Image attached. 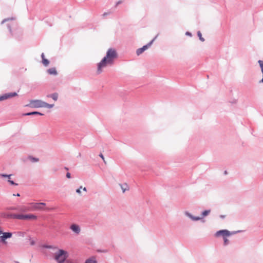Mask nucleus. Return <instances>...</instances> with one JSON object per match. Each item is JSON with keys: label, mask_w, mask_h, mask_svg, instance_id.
I'll use <instances>...</instances> for the list:
<instances>
[{"label": "nucleus", "mask_w": 263, "mask_h": 263, "mask_svg": "<svg viewBox=\"0 0 263 263\" xmlns=\"http://www.w3.org/2000/svg\"><path fill=\"white\" fill-rule=\"evenodd\" d=\"M220 217L221 218H224L225 217V215H221L220 216Z\"/></svg>", "instance_id": "f704fd0d"}, {"label": "nucleus", "mask_w": 263, "mask_h": 263, "mask_svg": "<svg viewBox=\"0 0 263 263\" xmlns=\"http://www.w3.org/2000/svg\"><path fill=\"white\" fill-rule=\"evenodd\" d=\"M2 234V231L0 230V235Z\"/></svg>", "instance_id": "e433bc0d"}, {"label": "nucleus", "mask_w": 263, "mask_h": 263, "mask_svg": "<svg viewBox=\"0 0 263 263\" xmlns=\"http://www.w3.org/2000/svg\"><path fill=\"white\" fill-rule=\"evenodd\" d=\"M43 247H44V248H46V249H57V247L53 246H50V245H44Z\"/></svg>", "instance_id": "412c9836"}, {"label": "nucleus", "mask_w": 263, "mask_h": 263, "mask_svg": "<svg viewBox=\"0 0 263 263\" xmlns=\"http://www.w3.org/2000/svg\"><path fill=\"white\" fill-rule=\"evenodd\" d=\"M198 36H199V39H200L201 41L203 42V41H204V39H203V38L202 37V36L201 33L200 31H198Z\"/></svg>", "instance_id": "a878e982"}, {"label": "nucleus", "mask_w": 263, "mask_h": 263, "mask_svg": "<svg viewBox=\"0 0 263 263\" xmlns=\"http://www.w3.org/2000/svg\"><path fill=\"white\" fill-rule=\"evenodd\" d=\"M13 196H18V197L20 196V194H18V193H17V194H13Z\"/></svg>", "instance_id": "72a5a7b5"}, {"label": "nucleus", "mask_w": 263, "mask_h": 263, "mask_svg": "<svg viewBox=\"0 0 263 263\" xmlns=\"http://www.w3.org/2000/svg\"><path fill=\"white\" fill-rule=\"evenodd\" d=\"M236 233V231L230 232L227 230H221L217 231L215 234V236L217 237L221 236L222 238H224L235 234Z\"/></svg>", "instance_id": "39448f33"}, {"label": "nucleus", "mask_w": 263, "mask_h": 263, "mask_svg": "<svg viewBox=\"0 0 263 263\" xmlns=\"http://www.w3.org/2000/svg\"><path fill=\"white\" fill-rule=\"evenodd\" d=\"M10 184L13 185H17L18 184L15 183V182H10Z\"/></svg>", "instance_id": "c756f323"}, {"label": "nucleus", "mask_w": 263, "mask_h": 263, "mask_svg": "<svg viewBox=\"0 0 263 263\" xmlns=\"http://www.w3.org/2000/svg\"><path fill=\"white\" fill-rule=\"evenodd\" d=\"M99 156L102 158V159L103 160V161H104V162L106 164V161H105V158H104V157L103 155H102V154H100L99 155Z\"/></svg>", "instance_id": "c85d7f7f"}, {"label": "nucleus", "mask_w": 263, "mask_h": 263, "mask_svg": "<svg viewBox=\"0 0 263 263\" xmlns=\"http://www.w3.org/2000/svg\"><path fill=\"white\" fill-rule=\"evenodd\" d=\"M68 257V252L62 249H58L54 254V259L58 263H63Z\"/></svg>", "instance_id": "7ed1b4c3"}, {"label": "nucleus", "mask_w": 263, "mask_h": 263, "mask_svg": "<svg viewBox=\"0 0 263 263\" xmlns=\"http://www.w3.org/2000/svg\"><path fill=\"white\" fill-rule=\"evenodd\" d=\"M17 96V93L16 92H10L8 93L5 94L3 97V99H6L10 98H12Z\"/></svg>", "instance_id": "f8f14e48"}, {"label": "nucleus", "mask_w": 263, "mask_h": 263, "mask_svg": "<svg viewBox=\"0 0 263 263\" xmlns=\"http://www.w3.org/2000/svg\"><path fill=\"white\" fill-rule=\"evenodd\" d=\"M70 229L77 235L79 234L81 232L80 227L77 224H72L70 227Z\"/></svg>", "instance_id": "6e6552de"}, {"label": "nucleus", "mask_w": 263, "mask_h": 263, "mask_svg": "<svg viewBox=\"0 0 263 263\" xmlns=\"http://www.w3.org/2000/svg\"><path fill=\"white\" fill-rule=\"evenodd\" d=\"M16 263H19L18 262H16Z\"/></svg>", "instance_id": "4c0bfd02"}, {"label": "nucleus", "mask_w": 263, "mask_h": 263, "mask_svg": "<svg viewBox=\"0 0 263 263\" xmlns=\"http://www.w3.org/2000/svg\"><path fill=\"white\" fill-rule=\"evenodd\" d=\"M223 245L226 246L229 244V240L228 239L227 237L223 238Z\"/></svg>", "instance_id": "4be33fe9"}, {"label": "nucleus", "mask_w": 263, "mask_h": 263, "mask_svg": "<svg viewBox=\"0 0 263 263\" xmlns=\"http://www.w3.org/2000/svg\"><path fill=\"white\" fill-rule=\"evenodd\" d=\"M66 177L67 178H70V174L69 173H67L66 174Z\"/></svg>", "instance_id": "2f4dec72"}, {"label": "nucleus", "mask_w": 263, "mask_h": 263, "mask_svg": "<svg viewBox=\"0 0 263 263\" xmlns=\"http://www.w3.org/2000/svg\"><path fill=\"white\" fill-rule=\"evenodd\" d=\"M41 57H42V62H43V64L47 66V65H48L49 63V61L46 59L45 58V55H44V53H42V55H41Z\"/></svg>", "instance_id": "2eb2a0df"}, {"label": "nucleus", "mask_w": 263, "mask_h": 263, "mask_svg": "<svg viewBox=\"0 0 263 263\" xmlns=\"http://www.w3.org/2000/svg\"><path fill=\"white\" fill-rule=\"evenodd\" d=\"M29 204L31 205V211L35 210H43V206L46 205L45 203L39 202V203H29Z\"/></svg>", "instance_id": "423d86ee"}, {"label": "nucleus", "mask_w": 263, "mask_h": 263, "mask_svg": "<svg viewBox=\"0 0 263 263\" xmlns=\"http://www.w3.org/2000/svg\"><path fill=\"white\" fill-rule=\"evenodd\" d=\"M47 72L49 74L51 75H57L58 74L57 71L55 68H51L47 70Z\"/></svg>", "instance_id": "4468645a"}, {"label": "nucleus", "mask_w": 263, "mask_h": 263, "mask_svg": "<svg viewBox=\"0 0 263 263\" xmlns=\"http://www.w3.org/2000/svg\"><path fill=\"white\" fill-rule=\"evenodd\" d=\"M210 212H211V210H205L202 212L201 215L203 217H205V216H208L210 214Z\"/></svg>", "instance_id": "6ab92c4d"}, {"label": "nucleus", "mask_w": 263, "mask_h": 263, "mask_svg": "<svg viewBox=\"0 0 263 263\" xmlns=\"http://www.w3.org/2000/svg\"><path fill=\"white\" fill-rule=\"evenodd\" d=\"M81 190H83L85 192L86 191V187H82V186H81L80 188L76 190V192L78 193V194H80L81 193Z\"/></svg>", "instance_id": "aec40b11"}, {"label": "nucleus", "mask_w": 263, "mask_h": 263, "mask_svg": "<svg viewBox=\"0 0 263 263\" xmlns=\"http://www.w3.org/2000/svg\"><path fill=\"white\" fill-rule=\"evenodd\" d=\"M85 263H98L95 256H91L86 260Z\"/></svg>", "instance_id": "ddd939ff"}, {"label": "nucleus", "mask_w": 263, "mask_h": 263, "mask_svg": "<svg viewBox=\"0 0 263 263\" xmlns=\"http://www.w3.org/2000/svg\"><path fill=\"white\" fill-rule=\"evenodd\" d=\"M48 98H51L54 101H56L58 98V93H54L51 95H49L47 96Z\"/></svg>", "instance_id": "dca6fc26"}, {"label": "nucleus", "mask_w": 263, "mask_h": 263, "mask_svg": "<svg viewBox=\"0 0 263 263\" xmlns=\"http://www.w3.org/2000/svg\"><path fill=\"white\" fill-rule=\"evenodd\" d=\"M184 214L187 217L191 218L193 221H198L202 219V217L193 216L189 212H185Z\"/></svg>", "instance_id": "9b49d317"}, {"label": "nucleus", "mask_w": 263, "mask_h": 263, "mask_svg": "<svg viewBox=\"0 0 263 263\" xmlns=\"http://www.w3.org/2000/svg\"><path fill=\"white\" fill-rule=\"evenodd\" d=\"M1 175L3 177H6V179H8L9 180V179H11L10 177L12 176L11 175H4V174Z\"/></svg>", "instance_id": "bb28decb"}, {"label": "nucleus", "mask_w": 263, "mask_h": 263, "mask_svg": "<svg viewBox=\"0 0 263 263\" xmlns=\"http://www.w3.org/2000/svg\"><path fill=\"white\" fill-rule=\"evenodd\" d=\"M10 217L19 220H36L37 216L32 214H12L9 216Z\"/></svg>", "instance_id": "20e7f679"}, {"label": "nucleus", "mask_w": 263, "mask_h": 263, "mask_svg": "<svg viewBox=\"0 0 263 263\" xmlns=\"http://www.w3.org/2000/svg\"><path fill=\"white\" fill-rule=\"evenodd\" d=\"M153 41H154V40L153 41H152L148 45H145V46H143V47H142V49L144 50V51L146 50L148 48V47L151 45Z\"/></svg>", "instance_id": "5701e85b"}, {"label": "nucleus", "mask_w": 263, "mask_h": 263, "mask_svg": "<svg viewBox=\"0 0 263 263\" xmlns=\"http://www.w3.org/2000/svg\"><path fill=\"white\" fill-rule=\"evenodd\" d=\"M42 115V116L43 115V114L37 112V111H33V112H28V113L25 114V116H30V115Z\"/></svg>", "instance_id": "a211bd4d"}, {"label": "nucleus", "mask_w": 263, "mask_h": 263, "mask_svg": "<svg viewBox=\"0 0 263 263\" xmlns=\"http://www.w3.org/2000/svg\"><path fill=\"white\" fill-rule=\"evenodd\" d=\"M117 58V53L115 49L110 48L106 53V55L98 64L97 72L101 73L103 69L107 65H111L113 64L114 61Z\"/></svg>", "instance_id": "f257e3e1"}, {"label": "nucleus", "mask_w": 263, "mask_h": 263, "mask_svg": "<svg viewBox=\"0 0 263 263\" xmlns=\"http://www.w3.org/2000/svg\"><path fill=\"white\" fill-rule=\"evenodd\" d=\"M11 209L12 210L17 211L21 213H25L31 211V208L25 205H18L16 207L11 208Z\"/></svg>", "instance_id": "0eeeda50"}, {"label": "nucleus", "mask_w": 263, "mask_h": 263, "mask_svg": "<svg viewBox=\"0 0 263 263\" xmlns=\"http://www.w3.org/2000/svg\"><path fill=\"white\" fill-rule=\"evenodd\" d=\"M29 159L33 162H37L39 161V159L35 158L29 157Z\"/></svg>", "instance_id": "cd10ccee"}, {"label": "nucleus", "mask_w": 263, "mask_h": 263, "mask_svg": "<svg viewBox=\"0 0 263 263\" xmlns=\"http://www.w3.org/2000/svg\"><path fill=\"white\" fill-rule=\"evenodd\" d=\"M63 263H78L77 260L74 259H66Z\"/></svg>", "instance_id": "f3484780"}, {"label": "nucleus", "mask_w": 263, "mask_h": 263, "mask_svg": "<svg viewBox=\"0 0 263 263\" xmlns=\"http://www.w3.org/2000/svg\"><path fill=\"white\" fill-rule=\"evenodd\" d=\"M110 14V13H109V12H105V13H104L103 14V16H106V15H108V14Z\"/></svg>", "instance_id": "473e14b6"}, {"label": "nucleus", "mask_w": 263, "mask_h": 263, "mask_svg": "<svg viewBox=\"0 0 263 263\" xmlns=\"http://www.w3.org/2000/svg\"><path fill=\"white\" fill-rule=\"evenodd\" d=\"M144 51V50L142 49V48H139L137 49L136 53L138 55L141 54Z\"/></svg>", "instance_id": "b1692460"}, {"label": "nucleus", "mask_w": 263, "mask_h": 263, "mask_svg": "<svg viewBox=\"0 0 263 263\" xmlns=\"http://www.w3.org/2000/svg\"><path fill=\"white\" fill-rule=\"evenodd\" d=\"M30 244L32 246L34 245L35 244V241L34 240H31Z\"/></svg>", "instance_id": "7c9ffc66"}, {"label": "nucleus", "mask_w": 263, "mask_h": 263, "mask_svg": "<svg viewBox=\"0 0 263 263\" xmlns=\"http://www.w3.org/2000/svg\"><path fill=\"white\" fill-rule=\"evenodd\" d=\"M3 235L0 237V239L2 241L5 242L6 239L9 238L12 236V233L10 232H2Z\"/></svg>", "instance_id": "9d476101"}, {"label": "nucleus", "mask_w": 263, "mask_h": 263, "mask_svg": "<svg viewBox=\"0 0 263 263\" xmlns=\"http://www.w3.org/2000/svg\"><path fill=\"white\" fill-rule=\"evenodd\" d=\"M258 63L260 66L261 72L263 74V61L261 60L258 61Z\"/></svg>", "instance_id": "393cba45"}, {"label": "nucleus", "mask_w": 263, "mask_h": 263, "mask_svg": "<svg viewBox=\"0 0 263 263\" xmlns=\"http://www.w3.org/2000/svg\"><path fill=\"white\" fill-rule=\"evenodd\" d=\"M119 186L123 193H125L129 190V186L126 182H122L121 183H119Z\"/></svg>", "instance_id": "1a4fd4ad"}, {"label": "nucleus", "mask_w": 263, "mask_h": 263, "mask_svg": "<svg viewBox=\"0 0 263 263\" xmlns=\"http://www.w3.org/2000/svg\"><path fill=\"white\" fill-rule=\"evenodd\" d=\"M186 34H187V35H191V33L190 32H187L186 33Z\"/></svg>", "instance_id": "c9c22d12"}, {"label": "nucleus", "mask_w": 263, "mask_h": 263, "mask_svg": "<svg viewBox=\"0 0 263 263\" xmlns=\"http://www.w3.org/2000/svg\"><path fill=\"white\" fill-rule=\"evenodd\" d=\"M27 106L32 108L45 107L51 108L54 106V104H48L41 100H32L30 101L29 104Z\"/></svg>", "instance_id": "f03ea898"}]
</instances>
